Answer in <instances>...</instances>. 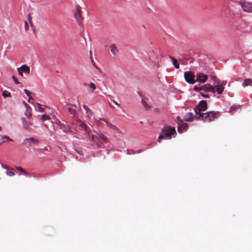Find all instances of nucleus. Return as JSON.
Here are the masks:
<instances>
[{
	"instance_id": "obj_34",
	"label": "nucleus",
	"mask_w": 252,
	"mask_h": 252,
	"mask_svg": "<svg viewBox=\"0 0 252 252\" xmlns=\"http://www.w3.org/2000/svg\"><path fill=\"white\" fill-rule=\"evenodd\" d=\"M24 92L27 94V96H30L31 95V93L27 90L25 89Z\"/></svg>"
},
{
	"instance_id": "obj_42",
	"label": "nucleus",
	"mask_w": 252,
	"mask_h": 252,
	"mask_svg": "<svg viewBox=\"0 0 252 252\" xmlns=\"http://www.w3.org/2000/svg\"><path fill=\"white\" fill-rule=\"evenodd\" d=\"M29 96V100H28V102L29 103H31V100L32 99V97L31 96V95L30 96Z\"/></svg>"
},
{
	"instance_id": "obj_33",
	"label": "nucleus",
	"mask_w": 252,
	"mask_h": 252,
	"mask_svg": "<svg viewBox=\"0 0 252 252\" xmlns=\"http://www.w3.org/2000/svg\"><path fill=\"white\" fill-rule=\"evenodd\" d=\"M29 28V25L28 24V22L27 21L25 22V29L26 31L28 30Z\"/></svg>"
},
{
	"instance_id": "obj_32",
	"label": "nucleus",
	"mask_w": 252,
	"mask_h": 252,
	"mask_svg": "<svg viewBox=\"0 0 252 252\" xmlns=\"http://www.w3.org/2000/svg\"><path fill=\"white\" fill-rule=\"evenodd\" d=\"M37 105H38V110H39V111H40V112H43V108H42L41 105L40 104H39V103H38Z\"/></svg>"
},
{
	"instance_id": "obj_8",
	"label": "nucleus",
	"mask_w": 252,
	"mask_h": 252,
	"mask_svg": "<svg viewBox=\"0 0 252 252\" xmlns=\"http://www.w3.org/2000/svg\"><path fill=\"white\" fill-rule=\"evenodd\" d=\"M244 11L247 12H252V3L245 1L239 2Z\"/></svg>"
},
{
	"instance_id": "obj_20",
	"label": "nucleus",
	"mask_w": 252,
	"mask_h": 252,
	"mask_svg": "<svg viewBox=\"0 0 252 252\" xmlns=\"http://www.w3.org/2000/svg\"><path fill=\"white\" fill-rule=\"evenodd\" d=\"M25 115L28 118H31L32 117V112L31 109L28 108H27V110L25 112Z\"/></svg>"
},
{
	"instance_id": "obj_12",
	"label": "nucleus",
	"mask_w": 252,
	"mask_h": 252,
	"mask_svg": "<svg viewBox=\"0 0 252 252\" xmlns=\"http://www.w3.org/2000/svg\"><path fill=\"white\" fill-rule=\"evenodd\" d=\"M100 120L103 121L106 123V125L108 127H110L111 129H115L117 132H119V128H118L115 126L110 123L109 122H108L105 119H100Z\"/></svg>"
},
{
	"instance_id": "obj_11",
	"label": "nucleus",
	"mask_w": 252,
	"mask_h": 252,
	"mask_svg": "<svg viewBox=\"0 0 252 252\" xmlns=\"http://www.w3.org/2000/svg\"><path fill=\"white\" fill-rule=\"evenodd\" d=\"M28 143H29V146H31V143L37 145L39 144V142L37 139L31 137L25 139L23 142L24 144H27Z\"/></svg>"
},
{
	"instance_id": "obj_45",
	"label": "nucleus",
	"mask_w": 252,
	"mask_h": 252,
	"mask_svg": "<svg viewBox=\"0 0 252 252\" xmlns=\"http://www.w3.org/2000/svg\"><path fill=\"white\" fill-rule=\"evenodd\" d=\"M204 97H208V96L207 95H204Z\"/></svg>"
},
{
	"instance_id": "obj_46",
	"label": "nucleus",
	"mask_w": 252,
	"mask_h": 252,
	"mask_svg": "<svg viewBox=\"0 0 252 252\" xmlns=\"http://www.w3.org/2000/svg\"><path fill=\"white\" fill-rule=\"evenodd\" d=\"M58 124H59V125H60L61 126V122H60V121H59V122H58Z\"/></svg>"
},
{
	"instance_id": "obj_18",
	"label": "nucleus",
	"mask_w": 252,
	"mask_h": 252,
	"mask_svg": "<svg viewBox=\"0 0 252 252\" xmlns=\"http://www.w3.org/2000/svg\"><path fill=\"white\" fill-rule=\"evenodd\" d=\"M252 80L251 79H247L244 81V82L243 83V86L244 87H246V86H248L249 85H251V86L252 87Z\"/></svg>"
},
{
	"instance_id": "obj_21",
	"label": "nucleus",
	"mask_w": 252,
	"mask_h": 252,
	"mask_svg": "<svg viewBox=\"0 0 252 252\" xmlns=\"http://www.w3.org/2000/svg\"><path fill=\"white\" fill-rule=\"evenodd\" d=\"M86 113L87 114V117L89 118H90L93 115V113L92 111V110L89 108L88 109H87L86 111Z\"/></svg>"
},
{
	"instance_id": "obj_31",
	"label": "nucleus",
	"mask_w": 252,
	"mask_h": 252,
	"mask_svg": "<svg viewBox=\"0 0 252 252\" xmlns=\"http://www.w3.org/2000/svg\"><path fill=\"white\" fill-rule=\"evenodd\" d=\"M12 78H13V81L15 84H20V82L18 81V80H17V79L16 78V77L15 76H12Z\"/></svg>"
},
{
	"instance_id": "obj_44",
	"label": "nucleus",
	"mask_w": 252,
	"mask_h": 252,
	"mask_svg": "<svg viewBox=\"0 0 252 252\" xmlns=\"http://www.w3.org/2000/svg\"><path fill=\"white\" fill-rule=\"evenodd\" d=\"M30 24H31V26L32 27V28H33V23L32 22V21H29Z\"/></svg>"
},
{
	"instance_id": "obj_9",
	"label": "nucleus",
	"mask_w": 252,
	"mask_h": 252,
	"mask_svg": "<svg viewBox=\"0 0 252 252\" xmlns=\"http://www.w3.org/2000/svg\"><path fill=\"white\" fill-rule=\"evenodd\" d=\"M74 17L77 20L79 25L82 24L83 18L81 15V7L79 5L76 6V12L74 14Z\"/></svg>"
},
{
	"instance_id": "obj_24",
	"label": "nucleus",
	"mask_w": 252,
	"mask_h": 252,
	"mask_svg": "<svg viewBox=\"0 0 252 252\" xmlns=\"http://www.w3.org/2000/svg\"><path fill=\"white\" fill-rule=\"evenodd\" d=\"M68 111L71 115L75 116L76 115V110L72 108H68Z\"/></svg>"
},
{
	"instance_id": "obj_1",
	"label": "nucleus",
	"mask_w": 252,
	"mask_h": 252,
	"mask_svg": "<svg viewBox=\"0 0 252 252\" xmlns=\"http://www.w3.org/2000/svg\"><path fill=\"white\" fill-rule=\"evenodd\" d=\"M82 127L85 131V134L88 137L89 141L98 147H101L104 144L109 143L108 138L101 133L96 134H92V130L90 127L81 120H77L76 124Z\"/></svg>"
},
{
	"instance_id": "obj_41",
	"label": "nucleus",
	"mask_w": 252,
	"mask_h": 252,
	"mask_svg": "<svg viewBox=\"0 0 252 252\" xmlns=\"http://www.w3.org/2000/svg\"><path fill=\"white\" fill-rule=\"evenodd\" d=\"M83 107L85 110V111H86L87 109L89 108L85 105H83Z\"/></svg>"
},
{
	"instance_id": "obj_27",
	"label": "nucleus",
	"mask_w": 252,
	"mask_h": 252,
	"mask_svg": "<svg viewBox=\"0 0 252 252\" xmlns=\"http://www.w3.org/2000/svg\"><path fill=\"white\" fill-rule=\"evenodd\" d=\"M50 118V117L47 115H43L42 117H41V119L42 121H46V120H49Z\"/></svg>"
},
{
	"instance_id": "obj_16",
	"label": "nucleus",
	"mask_w": 252,
	"mask_h": 252,
	"mask_svg": "<svg viewBox=\"0 0 252 252\" xmlns=\"http://www.w3.org/2000/svg\"><path fill=\"white\" fill-rule=\"evenodd\" d=\"M23 127L25 129H29L32 126L31 122H28L25 119H23Z\"/></svg>"
},
{
	"instance_id": "obj_6",
	"label": "nucleus",
	"mask_w": 252,
	"mask_h": 252,
	"mask_svg": "<svg viewBox=\"0 0 252 252\" xmlns=\"http://www.w3.org/2000/svg\"><path fill=\"white\" fill-rule=\"evenodd\" d=\"M184 77L187 82L189 84H194L196 82L194 75L191 71H187L184 73Z\"/></svg>"
},
{
	"instance_id": "obj_43",
	"label": "nucleus",
	"mask_w": 252,
	"mask_h": 252,
	"mask_svg": "<svg viewBox=\"0 0 252 252\" xmlns=\"http://www.w3.org/2000/svg\"><path fill=\"white\" fill-rule=\"evenodd\" d=\"M30 24H31V26L32 27V28H33V23L32 22V21H29Z\"/></svg>"
},
{
	"instance_id": "obj_3",
	"label": "nucleus",
	"mask_w": 252,
	"mask_h": 252,
	"mask_svg": "<svg viewBox=\"0 0 252 252\" xmlns=\"http://www.w3.org/2000/svg\"><path fill=\"white\" fill-rule=\"evenodd\" d=\"M175 128L171 126H164L162 128V131L158 136V141L160 142L163 139H170L172 135L176 134Z\"/></svg>"
},
{
	"instance_id": "obj_7",
	"label": "nucleus",
	"mask_w": 252,
	"mask_h": 252,
	"mask_svg": "<svg viewBox=\"0 0 252 252\" xmlns=\"http://www.w3.org/2000/svg\"><path fill=\"white\" fill-rule=\"evenodd\" d=\"M178 123V131L179 133H182L184 131L188 128V125L184 123L182 120L180 118L179 116L177 118Z\"/></svg>"
},
{
	"instance_id": "obj_47",
	"label": "nucleus",
	"mask_w": 252,
	"mask_h": 252,
	"mask_svg": "<svg viewBox=\"0 0 252 252\" xmlns=\"http://www.w3.org/2000/svg\"><path fill=\"white\" fill-rule=\"evenodd\" d=\"M44 150H47V148L45 147L44 148Z\"/></svg>"
},
{
	"instance_id": "obj_13",
	"label": "nucleus",
	"mask_w": 252,
	"mask_h": 252,
	"mask_svg": "<svg viewBox=\"0 0 252 252\" xmlns=\"http://www.w3.org/2000/svg\"><path fill=\"white\" fill-rule=\"evenodd\" d=\"M20 69L23 72H24L26 74H29L30 73V68L29 66H27L26 64L22 65L21 67H19Z\"/></svg>"
},
{
	"instance_id": "obj_22",
	"label": "nucleus",
	"mask_w": 252,
	"mask_h": 252,
	"mask_svg": "<svg viewBox=\"0 0 252 252\" xmlns=\"http://www.w3.org/2000/svg\"><path fill=\"white\" fill-rule=\"evenodd\" d=\"M17 169L18 170H19V171H21L22 172H23L25 175H29V174L26 172L23 168H22V167L19 166V167H16Z\"/></svg>"
},
{
	"instance_id": "obj_15",
	"label": "nucleus",
	"mask_w": 252,
	"mask_h": 252,
	"mask_svg": "<svg viewBox=\"0 0 252 252\" xmlns=\"http://www.w3.org/2000/svg\"><path fill=\"white\" fill-rule=\"evenodd\" d=\"M169 58L171 60L174 67L176 69L179 68L180 65H179V64L178 63L177 60H176L175 58H174L173 57H172L171 56H169Z\"/></svg>"
},
{
	"instance_id": "obj_2",
	"label": "nucleus",
	"mask_w": 252,
	"mask_h": 252,
	"mask_svg": "<svg viewBox=\"0 0 252 252\" xmlns=\"http://www.w3.org/2000/svg\"><path fill=\"white\" fill-rule=\"evenodd\" d=\"M213 81L214 82V85L213 86L210 84H207L202 86V90H206L208 92H211L213 93H215V89L218 94H221L224 90L223 86L226 84V82L225 81H221L216 76H213L211 77Z\"/></svg>"
},
{
	"instance_id": "obj_51",
	"label": "nucleus",
	"mask_w": 252,
	"mask_h": 252,
	"mask_svg": "<svg viewBox=\"0 0 252 252\" xmlns=\"http://www.w3.org/2000/svg\"><path fill=\"white\" fill-rule=\"evenodd\" d=\"M3 142V141H1V142H0V144H2V143Z\"/></svg>"
},
{
	"instance_id": "obj_14",
	"label": "nucleus",
	"mask_w": 252,
	"mask_h": 252,
	"mask_svg": "<svg viewBox=\"0 0 252 252\" xmlns=\"http://www.w3.org/2000/svg\"><path fill=\"white\" fill-rule=\"evenodd\" d=\"M193 115L192 113H187L184 118V120L187 122H190L193 120Z\"/></svg>"
},
{
	"instance_id": "obj_35",
	"label": "nucleus",
	"mask_w": 252,
	"mask_h": 252,
	"mask_svg": "<svg viewBox=\"0 0 252 252\" xmlns=\"http://www.w3.org/2000/svg\"><path fill=\"white\" fill-rule=\"evenodd\" d=\"M18 70L19 74L20 76H23V72H22V71H21V70H20V68H18Z\"/></svg>"
},
{
	"instance_id": "obj_28",
	"label": "nucleus",
	"mask_w": 252,
	"mask_h": 252,
	"mask_svg": "<svg viewBox=\"0 0 252 252\" xmlns=\"http://www.w3.org/2000/svg\"><path fill=\"white\" fill-rule=\"evenodd\" d=\"M193 90L195 91H200V90H202V87H198L197 86H194L193 87Z\"/></svg>"
},
{
	"instance_id": "obj_48",
	"label": "nucleus",
	"mask_w": 252,
	"mask_h": 252,
	"mask_svg": "<svg viewBox=\"0 0 252 252\" xmlns=\"http://www.w3.org/2000/svg\"><path fill=\"white\" fill-rule=\"evenodd\" d=\"M84 85H87V83H84Z\"/></svg>"
},
{
	"instance_id": "obj_17",
	"label": "nucleus",
	"mask_w": 252,
	"mask_h": 252,
	"mask_svg": "<svg viewBox=\"0 0 252 252\" xmlns=\"http://www.w3.org/2000/svg\"><path fill=\"white\" fill-rule=\"evenodd\" d=\"M110 50L113 55H116L118 52V50L114 44H112L110 46Z\"/></svg>"
},
{
	"instance_id": "obj_29",
	"label": "nucleus",
	"mask_w": 252,
	"mask_h": 252,
	"mask_svg": "<svg viewBox=\"0 0 252 252\" xmlns=\"http://www.w3.org/2000/svg\"><path fill=\"white\" fill-rule=\"evenodd\" d=\"M1 139H6L9 141H12V140L9 137H8V136H6V135L2 136L1 137Z\"/></svg>"
},
{
	"instance_id": "obj_30",
	"label": "nucleus",
	"mask_w": 252,
	"mask_h": 252,
	"mask_svg": "<svg viewBox=\"0 0 252 252\" xmlns=\"http://www.w3.org/2000/svg\"><path fill=\"white\" fill-rule=\"evenodd\" d=\"M6 173L9 176H13L15 175L14 173L12 171H7Z\"/></svg>"
},
{
	"instance_id": "obj_25",
	"label": "nucleus",
	"mask_w": 252,
	"mask_h": 252,
	"mask_svg": "<svg viewBox=\"0 0 252 252\" xmlns=\"http://www.w3.org/2000/svg\"><path fill=\"white\" fill-rule=\"evenodd\" d=\"M89 86L90 88L92 89V92H93L94 91V90H95L96 89L95 85L93 83H91L89 85Z\"/></svg>"
},
{
	"instance_id": "obj_38",
	"label": "nucleus",
	"mask_w": 252,
	"mask_h": 252,
	"mask_svg": "<svg viewBox=\"0 0 252 252\" xmlns=\"http://www.w3.org/2000/svg\"><path fill=\"white\" fill-rule=\"evenodd\" d=\"M112 101H113V102L115 104H116L118 107H120V105L119 103H117V102H116L115 100H113Z\"/></svg>"
},
{
	"instance_id": "obj_10",
	"label": "nucleus",
	"mask_w": 252,
	"mask_h": 252,
	"mask_svg": "<svg viewBox=\"0 0 252 252\" xmlns=\"http://www.w3.org/2000/svg\"><path fill=\"white\" fill-rule=\"evenodd\" d=\"M196 81H197L201 83H205L207 80L208 79V76L204 74L203 73L199 72L197 73L196 74Z\"/></svg>"
},
{
	"instance_id": "obj_37",
	"label": "nucleus",
	"mask_w": 252,
	"mask_h": 252,
	"mask_svg": "<svg viewBox=\"0 0 252 252\" xmlns=\"http://www.w3.org/2000/svg\"><path fill=\"white\" fill-rule=\"evenodd\" d=\"M127 154H134V152H133L132 151H129V150H127Z\"/></svg>"
},
{
	"instance_id": "obj_4",
	"label": "nucleus",
	"mask_w": 252,
	"mask_h": 252,
	"mask_svg": "<svg viewBox=\"0 0 252 252\" xmlns=\"http://www.w3.org/2000/svg\"><path fill=\"white\" fill-rule=\"evenodd\" d=\"M208 108L207 102L205 100H201L194 108V110L195 113V118L196 119H200V116L203 115Z\"/></svg>"
},
{
	"instance_id": "obj_26",
	"label": "nucleus",
	"mask_w": 252,
	"mask_h": 252,
	"mask_svg": "<svg viewBox=\"0 0 252 252\" xmlns=\"http://www.w3.org/2000/svg\"><path fill=\"white\" fill-rule=\"evenodd\" d=\"M142 102L145 108L147 109H149L150 108V106L148 105L147 103L146 102V101L144 99H142Z\"/></svg>"
},
{
	"instance_id": "obj_19",
	"label": "nucleus",
	"mask_w": 252,
	"mask_h": 252,
	"mask_svg": "<svg viewBox=\"0 0 252 252\" xmlns=\"http://www.w3.org/2000/svg\"><path fill=\"white\" fill-rule=\"evenodd\" d=\"M63 129V131L65 133H70L71 131V126H64L63 127H61Z\"/></svg>"
},
{
	"instance_id": "obj_36",
	"label": "nucleus",
	"mask_w": 252,
	"mask_h": 252,
	"mask_svg": "<svg viewBox=\"0 0 252 252\" xmlns=\"http://www.w3.org/2000/svg\"><path fill=\"white\" fill-rule=\"evenodd\" d=\"M235 108H236L235 106H232V107H231L230 108V111H230V112H232L233 111H235Z\"/></svg>"
},
{
	"instance_id": "obj_50",
	"label": "nucleus",
	"mask_w": 252,
	"mask_h": 252,
	"mask_svg": "<svg viewBox=\"0 0 252 252\" xmlns=\"http://www.w3.org/2000/svg\"><path fill=\"white\" fill-rule=\"evenodd\" d=\"M3 142V141H1V142H0V144H2V143Z\"/></svg>"
},
{
	"instance_id": "obj_49",
	"label": "nucleus",
	"mask_w": 252,
	"mask_h": 252,
	"mask_svg": "<svg viewBox=\"0 0 252 252\" xmlns=\"http://www.w3.org/2000/svg\"><path fill=\"white\" fill-rule=\"evenodd\" d=\"M1 130V126H0V130Z\"/></svg>"
},
{
	"instance_id": "obj_39",
	"label": "nucleus",
	"mask_w": 252,
	"mask_h": 252,
	"mask_svg": "<svg viewBox=\"0 0 252 252\" xmlns=\"http://www.w3.org/2000/svg\"><path fill=\"white\" fill-rule=\"evenodd\" d=\"M28 20L29 21H32V17L31 16L30 14H29L28 16Z\"/></svg>"
},
{
	"instance_id": "obj_23",
	"label": "nucleus",
	"mask_w": 252,
	"mask_h": 252,
	"mask_svg": "<svg viewBox=\"0 0 252 252\" xmlns=\"http://www.w3.org/2000/svg\"><path fill=\"white\" fill-rule=\"evenodd\" d=\"M11 95V94L10 93L5 90L4 91H3L2 92V96L4 97H8V96H10Z\"/></svg>"
},
{
	"instance_id": "obj_40",
	"label": "nucleus",
	"mask_w": 252,
	"mask_h": 252,
	"mask_svg": "<svg viewBox=\"0 0 252 252\" xmlns=\"http://www.w3.org/2000/svg\"><path fill=\"white\" fill-rule=\"evenodd\" d=\"M23 104H24V105L25 106V107H26L27 108H29V105H28L27 103H26L25 102V101H23Z\"/></svg>"
},
{
	"instance_id": "obj_5",
	"label": "nucleus",
	"mask_w": 252,
	"mask_h": 252,
	"mask_svg": "<svg viewBox=\"0 0 252 252\" xmlns=\"http://www.w3.org/2000/svg\"><path fill=\"white\" fill-rule=\"evenodd\" d=\"M220 117V113L218 111H209L204 113L200 116V119L205 122H211Z\"/></svg>"
}]
</instances>
